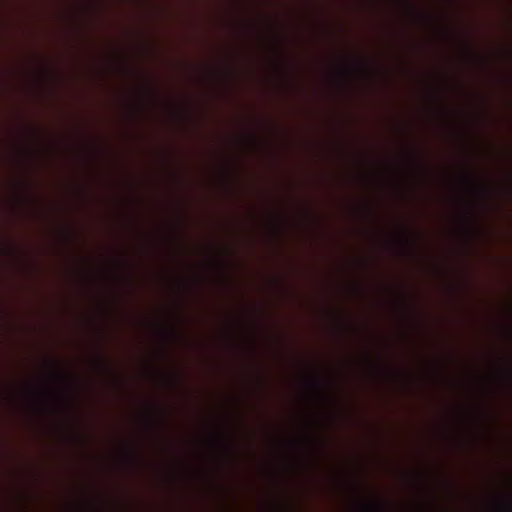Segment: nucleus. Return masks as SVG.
Listing matches in <instances>:
<instances>
[{
	"label": "nucleus",
	"instance_id": "1",
	"mask_svg": "<svg viewBox=\"0 0 512 512\" xmlns=\"http://www.w3.org/2000/svg\"><path fill=\"white\" fill-rule=\"evenodd\" d=\"M457 193L468 199H482L490 195L491 189L480 182L474 173L466 171L462 176L461 186Z\"/></svg>",
	"mask_w": 512,
	"mask_h": 512
},
{
	"label": "nucleus",
	"instance_id": "2",
	"mask_svg": "<svg viewBox=\"0 0 512 512\" xmlns=\"http://www.w3.org/2000/svg\"><path fill=\"white\" fill-rule=\"evenodd\" d=\"M18 189H19V190H23V189H24V185H23V184H19V185H18Z\"/></svg>",
	"mask_w": 512,
	"mask_h": 512
}]
</instances>
